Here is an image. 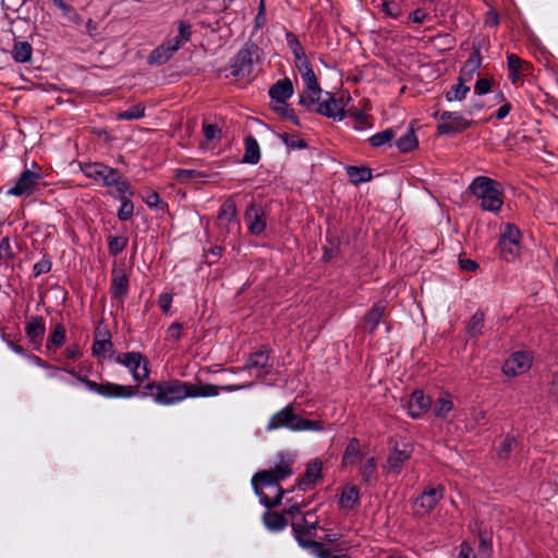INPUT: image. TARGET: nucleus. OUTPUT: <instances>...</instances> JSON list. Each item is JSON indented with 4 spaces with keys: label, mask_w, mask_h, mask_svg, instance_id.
Returning a JSON list of instances; mask_svg holds the SVG:
<instances>
[{
    "label": "nucleus",
    "mask_w": 558,
    "mask_h": 558,
    "mask_svg": "<svg viewBox=\"0 0 558 558\" xmlns=\"http://www.w3.org/2000/svg\"><path fill=\"white\" fill-rule=\"evenodd\" d=\"M126 195H129V193H123L122 197H117L118 199L121 201V206L118 210V218L121 221H126L131 219V217L134 214V204L132 201L126 198Z\"/></svg>",
    "instance_id": "49530a36"
},
{
    "label": "nucleus",
    "mask_w": 558,
    "mask_h": 558,
    "mask_svg": "<svg viewBox=\"0 0 558 558\" xmlns=\"http://www.w3.org/2000/svg\"><path fill=\"white\" fill-rule=\"evenodd\" d=\"M252 386V383L245 385L216 386L213 384H203L201 381L193 384L171 378L148 383L143 387L140 393L143 398L150 397L158 404L170 405L179 403L186 398L216 397L221 390L232 392L251 388Z\"/></svg>",
    "instance_id": "f257e3e1"
},
{
    "label": "nucleus",
    "mask_w": 558,
    "mask_h": 558,
    "mask_svg": "<svg viewBox=\"0 0 558 558\" xmlns=\"http://www.w3.org/2000/svg\"><path fill=\"white\" fill-rule=\"evenodd\" d=\"M92 352L93 355L97 357L104 356L107 352H113L111 335L107 328L102 331L99 328L96 329Z\"/></svg>",
    "instance_id": "a878e982"
},
{
    "label": "nucleus",
    "mask_w": 558,
    "mask_h": 558,
    "mask_svg": "<svg viewBox=\"0 0 558 558\" xmlns=\"http://www.w3.org/2000/svg\"><path fill=\"white\" fill-rule=\"evenodd\" d=\"M274 111L276 113H278L281 118H283L286 120H290L295 125H300V120H299L298 116L295 114L294 110L292 108H290V106L287 102L278 104V106H276L274 108Z\"/></svg>",
    "instance_id": "8fccbe9b"
},
{
    "label": "nucleus",
    "mask_w": 558,
    "mask_h": 558,
    "mask_svg": "<svg viewBox=\"0 0 558 558\" xmlns=\"http://www.w3.org/2000/svg\"><path fill=\"white\" fill-rule=\"evenodd\" d=\"M245 151L242 157V162L256 165L260 160V149L256 138L253 135H247L244 138Z\"/></svg>",
    "instance_id": "c85d7f7f"
},
{
    "label": "nucleus",
    "mask_w": 558,
    "mask_h": 558,
    "mask_svg": "<svg viewBox=\"0 0 558 558\" xmlns=\"http://www.w3.org/2000/svg\"><path fill=\"white\" fill-rule=\"evenodd\" d=\"M178 31L179 34L174 38H171V40H178V47L180 48L184 43L191 39V25L185 21H179Z\"/></svg>",
    "instance_id": "603ef678"
},
{
    "label": "nucleus",
    "mask_w": 558,
    "mask_h": 558,
    "mask_svg": "<svg viewBox=\"0 0 558 558\" xmlns=\"http://www.w3.org/2000/svg\"><path fill=\"white\" fill-rule=\"evenodd\" d=\"M291 530L298 545L301 548L310 550L316 558L330 557V550L326 548L325 544L314 539L316 536L315 525L303 527L299 523L292 522Z\"/></svg>",
    "instance_id": "6e6552de"
},
{
    "label": "nucleus",
    "mask_w": 558,
    "mask_h": 558,
    "mask_svg": "<svg viewBox=\"0 0 558 558\" xmlns=\"http://www.w3.org/2000/svg\"><path fill=\"white\" fill-rule=\"evenodd\" d=\"M411 458V450L404 447V449L395 448L387 458V466L389 472L396 474L400 473L404 462Z\"/></svg>",
    "instance_id": "bb28decb"
},
{
    "label": "nucleus",
    "mask_w": 558,
    "mask_h": 558,
    "mask_svg": "<svg viewBox=\"0 0 558 558\" xmlns=\"http://www.w3.org/2000/svg\"><path fill=\"white\" fill-rule=\"evenodd\" d=\"M512 109V105L509 102V101H505L502 104L501 107H499L496 112L494 113V117L497 119V120H502L505 119L509 112L511 111Z\"/></svg>",
    "instance_id": "774afa93"
},
{
    "label": "nucleus",
    "mask_w": 558,
    "mask_h": 558,
    "mask_svg": "<svg viewBox=\"0 0 558 558\" xmlns=\"http://www.w3.org/2000/svg\"><path fill=\"white\" fill-rule=\"evenodd\" d=\"M295 61V66L298 68L300 74L302 75L304 72H308L310 70H312V64L308 60V58L306 57V54H303L301 56L300 58H295L294 59Z\"/></svg>",
    "instance_id": "680f3d73"
},
{
    "label": "nucleus",
    "mask_w": 558,
    "mask_h": 558,
    "mask_svg": "<svg viewBox=\"0 0 558 558\" xmlns=\"http://www.w3.org/2000/svg\"><path fill=\"white\" fill-rule=\"evenodd\" d=\"M182 336V324L172 323L167 329V338L172 341H179Z\"/></svg>",
    "instance_id": "052dcab7"
},
{
    "label": "nucleus",
    "mask_w": 558,
    "mask_h": 558,
    "mask_svg": "<svg viewBox=\"0 0 558 558\" xmlns=\"http://www.w3.org/2000/svg\"><path fill=\"white\" fill-rule=\"evenodd\" d=\"M361 445L360 440L355 437L351 438L345 447L344 453L342 456V465H351L361 458Z\"/></svg>",
    "instance_id": "72a5a7b5"
},
{
    "label": "nucleus",
    "mask_w": 558,
    "mask_h": 558,
    "mask_svg": "<svg viewBox=\"0 0 558 558\" xmlns=\"http://www.w3.org/2000/svg\"><path fill=\"white\" fill-rule=\"evenodd\" d=\"M263 522L265 526L272 532L282 531L288 525V520L284 515L276 511H266L263 514Z\"/></svg>",
    "instance_id": "7c9ffc66"
},
{
    "label": "nucleus",
    "mask_w": 558,
    "mask_h": 558,
    "mask_svg": "<svg viewBox=\"0 0 558 558\" xmlns=\"http://www.w3.org/2000/svg\"><path fill=\"white\" fill-rule=\"evenodd\" d=\"M208 177L206 172L195 169H177L174 172V178L180 183L203 182Z\"/></svg>",
    "instance_id": "473e14b6"
},
{
    "label": "nucleus",
    "mask_w": 558,
    "mask_h": 558,
    "mask_svg": "<svg viewBox=\"0 0 558 558\" xmlns=\"http://www.w3.org/2000/svg\"><path fill=\"white\" fill-rule=\"evenodd\" d=\"M519 448V440L513 435H506L497 447V457L499 460L507 461L513 451Z\"/></svg>",
    "instance_id": "c756f323"
},
{
    "label": "nucleus",
    "mask_w": 558,
    "mask_h": 558,
    "mask_svg": "<svg viewBox=\"0 0 558 558\" xmlns=\"http://www.w3.org/2000/svg\"><path fill=\"white\" fill-rule=\"evenodd\" d=\"M277 487V494L274 498L268 497L260 488L254 490L255 494L259 497L260 504L267 509H272L281 505L282 499L286 495V490L281 486Z\"/></svg>",
    "instance_id": "ea45409f"
},
{
    "label": "nucleus",
    "mask_w": 558,
    "mask_h": 558,
    "mask_svg": "<svg viewBox=\"0 0 558 558\" xmlns=\"http://www.w3.org/2000/svg\"><path fill=\"white\" fill-rule=\"evenodd\" d=\"M507 66L509 70V80L512 84H518L522 80L524 71L531 69V63L522 60L514 53H509L507 56Z\"/></svg>",
    "instance_id": "5701e85b"
},
{
    "label": "nucleus",
    "mask_w": 558,
    "mask_h": 558,
    "mask_svg": "<svg viewBox=\"0 0 558 558\" xmlns=\"http://www.w3.org/2000/svg\"><path fill=\"white\" fill-rule=\"evenodd\" d=\"M347 174L354 184L368 182L372 179V170L367 167L350 166L347 168Z\"/></svg>",
    "instance_id": "a19ab883"
},
{
    "label": "nucleus",
    "mask_w": 558,
    "mask_h": 558,
    "mask_svg": "<svg viewBox=\"0 0 558 558\" xmlns=\"http://www.w3.org/2000/svg\"><path fill=\"white\" fill-rule=\"evenodd\" d=\"M396 136V133L392 129H386L381 132H378L372 135L368 138L369 145L374 148L381 147L386 144H389Z\"/></svg>",
    "instance_id": "37998d69"
},
{
    "label": "nucleus",
    "mask_w": 558,
    "mask_h": 558,
    "mask_svg": "<svg viewBox=\"0 0 558 558\" xmlns=\"http://www.w3.org/2000/svg\"><path fill=\"white\" fill-rule=\"evenodd\" d=\"M52 260L48 254H44L41 259L33 266L34 277H39L41 275L48 274L51 270Z\"/></svg>",
    "instance_id": "6e6d98bb"
},
{
    "label": "nucleus",
    "mask_w": 558,
    "mask_h": 558,
    "mask_svg": "<svg viewBox=\"0 0 558 558\" xmlns=\"http://www.w3.org/2000/svg\"><path fill=\"white\" fill-rule=\"evenodd\" d=\"M481 46L473 44V51L462 65L457 81H471L482 65Z\"/></svg>",
    "instance_id": "aec40b11"
},
{
    "label": "nucleus",
    "mask_w": 558,
    "mask_h": 558,
    "mask_svg": "<svg viewBox=\"0 0 558 558\" xmlns=\"http://www.w3.org/2000/svg\"><path fill=\"white\" fill-rule=\"evenodd\" d=\"M466 82L458 81L453 84L445 94L446 100L449 102L464 100L470 92V87L465 85Z\"/></svg>",
    "instance_id": "4c0bfd02"
},
{
    "label": "nucleus",
    "mask_w": 558,
    "mask_h": 558,
    "mask_svg": "<svg viewBox=\"0 0 558 558\" xmlns=\"http://www.w3.org/2000/svg\"><path fill=\"white\" fill-rule=\"evenodd\" d=\"M531 366V360L524 352H514L506 361L504 365V373L507 376H517L521 373L526 372Z\"/></svg>",
    "instance_id": "6ab92c4d"
},
{
    "label": "nucleus",
    "mask_w": 558,
    "mask_h": 558,
    "mask_svg": "<svg viewBox=\"0 0 558 558\" xmlns=\"http://www.w3.org/2000/svg\"><path fill=\"white\" fill-rule=\"evenodd\" d=\"M269 349L266 345H262L257 351L250 354L244 368L258 369L257 377L264 379L272 372V365L269 363Z\"/></svg>",
    "instance_id": "9b49d317"
},
{
    "label": "nucleus",
    "mask_w": 558,
    "mask_h": 558,
    "mask_svg": "<svg viewBox=\"0 0 558 558\" xmlns=\"http://www.w3.org/2000/svg\"><path fill=\"white\" fill-rule=\"evenodd\" d=\"M219 219H227L229 222L236 220V204L232 197L227 198L219 208Z\"/></svg>",
    "instance_id": "c03bdc74"
},
{
    "label": "nucleus",
    "mask_w": 558,
    "mask_h": 558,
    "mask_svg": "<svg viewBox=\"0 0 558 558\" xmlns=\"http://www.w3.org/2000/svg\"><path fill=\"white\" fill-rule=\"evenodd\" d=\"M376 471V462L374 458L367 459L361 466L360 475L364 483H371L374 478Z\"/></svg>",
    "instance_id": "864d4df0"
},
{
    "label": "nucleus",
    "mask_w": 558,
    "mask_h": 558,
    "mask_svg": "<svg viewBox=\"0 0 558 558\" xmlns=\"http://www.w3.org/2000/svg\"><path fill=\"white\" fill-rule=\"evenodd\" d=\"M114 361L125 366L131 372L133 379L137 383L136 386L120 385L110 381L98 384L90 380L87 376L77 373L74 368H63V371L82 383L89 391L96 392L105 398L129 399L136 396L138 393L140 384L148 379L150 374L147 357L141 352L131 351L118 354Z\"/></svg>",
    "instance_id": "f03ea898"
},
{
    "label": "nucleus",
    "mask_w": 558,
    "mask_h": 558,
    "mask_svg": "<svg viewBox=\"0 0 558 558\" xmlns=\"http://www.w3.org/2000/svg\"><path fill=\"white\" fill-rule=\"evenodd\" d=\"M41 180L40 172L25 169L16 180L15 184L8 190L9 195L29 196L34 193L37 183Z\"/></svg>",
    "instance_id": "9d476101"
},
{
    "label": "nucleus",
    "mask_w": 558,
    "mask_h": 558,
    "mask_svg": "<svg viewBox=\"0 0 558 558\" xmlns=\"http://www.w3.org/2000/svg\"><path fill=\"white\" fill-rule=\"evenodd\" d=\"M520 239V231L517 227L512 225H507L505 232L500 235L499 240L507 241H519Z\"/></svg>",
    "instance_id": "13d9d810"
},
{
    "label": "nucleus",
    "mask_w": 558,
    "mask_h": 558,
    "mask_svg": "<svg viewBox=\"0 0 558 558\" xmlns=\"http://www.w3.org/2000/svg\"><path fill=\"white\" fill-rule=\"evenodd\" d=\"M204 136L208 141L218 140L221 136V130L217 124L204 123L203 124Z\"/></svg>",
    "instance_id": "4d7b16f0"
},
{
    "label": "nucleus",
    "mask_w": 558,
    "mask_h": 558,
    "mask_svg": "<svg viewBox=\"0 0 558 558\" xmlns=\"http://www.w3.org/2000/svg\"><path fill=\"white\" fill-rule=\"evenodd\" d=\"M305 84L304 92L300 95V105L304 106L306 110H313V106L318 104L322 97L323 89L319 86L317 77L311 80H304Z\"/></svg>",
    "instance_id": "a211bd4d"
},
{
    "label": "nucleus",
    "mask_w": 558,
    "mask_h": 558,
    "mask_svg": "<svg viewBox=\"0 0 558 558\" xmlns=\"http://www.w3.org/2000/svg\"><path fill=\"white\" fill-rule=\"evenodd\" d=\"M471 193L481 201V208L485 211L498 213L504 204L501 184L488 177H476L470 184Z\"/></svg>",
    "instance_id": "20e7f679"
},
{
    "label": "nucleus",
    "mask_w": 558,
    "mask_h": 558,
    "mask_svg": "<svg viewBox=\"0 0 558 558\" xmlns=\"http://www.w3.org/2000/svg\"><path fill=\"white\" fill-rule=\"evenodd\" d=\"M178 40H167L157 48H155L148 56V63L151 65H161L168 62L171 57L178 51Z\"/></svg>",
    "instance_id": "f3484780"
},
{
    "label": "nucleus",
    "mask_w": 558,
    "mask_h": 558,
    "mask_svg": "<svg viewBox=\"0 0 558 558\" xmlns=\"http://www.w3.org/2000/svg\"><path fill=\"white\" fill-rule=\"evenodd\" d=\"M326 96L327 99L322 101L319 99L318 104L313 106V110L308 111L316 112L327 118H338L339 120H342L345 117V111L341 104L342 100L335 98L330 93H326Z\"/></svg>",
    "instance_id": "f8f14e48"
},
{
    "label": "nucleus",
    "mask_w": 558,
    "mask_h": 558,
    "mask_svg": "<svg viewBox=\"0 0 558 558\" xmlns=\"http://www.w3.org/2000/svg\"><path fill=\"white\" fill-rule=\"evenodd\" d=\"M492 89V80L489 78H478L474 86V93L476 95H485L488 94Z\"/></svg>",
    "instance_id": "bf43d9fd"
},
{
    "label": "nucleus",
    "mask_w": 558,
    "mask_h": 558,
    "mask_svg": "<svg viewBox=\"0 0 558 558\" xmlns=\"http://www.w3.org/2000/svg\"><path fill=\"white\" fill-rule=\"evenodd\" d=\"M293 459L289 454L280 453L279 463L272 469L263 470L254 474L252 477V486L254 490L260 487L280 486L279 482L292 475Z\"/></svg>",
    "instance_id": "423d86ee"
},
{
    "label": "nucleus",
    "mask_w": 558,
    "mask_h": 558,
    "mask_svg": "<svg viewBox=\"0 0 558 558\" xmlns=\"http://www.w3.org/2000/svg\"><path fill=\"white\" fill-rule=\"evenodd\" d=\"M442 497V487H428L416 498L415 504L424 510V513H429Z\"/></svg>",
    "instance_id": "4be33fe9"
},
{
    "label": "nucleus",
    "mask_w": 558,
    "mask_h": 558,
    "mask_svg": "<svg viewBox=\"0 0 558 558\" xmlns=\"http://www.w3.org/2000/svg\"><path fill=\"white\" fill-rule=\"evenodd\" d=\"M497 247L499 250V255L507 262L513 260L520 252V241H505L499 240Z\"/></svg>",
    "instance_id": "e433bc0d"
},
{
    "label": "nucleus",
    "mask_w": 558,
    "mask_h": 558,
    "mask_svg": "<svg viewBox=\"0 0 558 558\" xmlns=\"http://www.w3.org/2000/svg\"><path fill=\"white\" fill-rule=\"evenodd\" d=\"M15 248L17 247V244L15 243V246H13L11 240L9 236H4L0 240V264L9 267L12 264V260L15 257Z\"/></svg>",
    "instance_id": "f704fd0d"
},
{
    "label": "nucleus",
    "mask_w": 558,
    "mask_h": 558,
    "mask_svg": "<svg viewBox=\"0 0 558 558\" xmlns=\"http://www.w3.org/2000/svg\"><path fill=\"white\" fill-rule=\"evenodd\" d=\"M268 94L271 100L284 104L293 95V84L288 77L279 80L269 88Z\"/></svg>",
    "instance_id": "b1692460"
},
{
    "label": "nucleus",
    "mask_w": 558,
    "mask_h": 558,
    "mask_svg": "<svg viewBox=\"0 0 558 558\" xmlns=\"http://www.w3.org/2000/svg\"><path fill=\"white\" fill-rule=\"evenodd\" d=\"M282 142L286 144L288 149H304L307 147V144L304 140L299 138L296 135H290L288 133H282L279 135Z\"/></svg>",
    "instance_id": "5fc2aeb1"
},
{
    "label": "nucleus",
    "mask_w": 558,
    "mask_h": 558,
    "mask_svg": "<svg viewBox=\"0 0 558 558\" xmlns=\"http://www.w3.org/2000/svg\"><path fill=\"white\" fill-rule=\"evenodd\" d=\"M46 332L45 320L41 316H31L26 326L25 335L33 344L39 345Z\"/></svg>",
    "instance_id": "393cba45"
},
{
    "label": "nucleus",
    "mask_w": 558,
    "mask_h": 558,
    "mask_svg": "<svg viewBox=\"0 0 558 558\" xmlns=\"http://www.w3.org/2000/svg\"><path fill=\"white\" fill-rule=\"evenodd\" d=\"M433 118L438 120V135H454L462 133L473 125V120L468 119L459 111L438 110L433 113Z\"/></svg>",
    "instance_id": "0eeeda50"
},
{
    "label": "nucleus",
    "mask_w": 558,
    "mask_h": 558,
    "mask_svg": "<svg viewBox=\"0 0 558 558\" xmlns=\"http://www.w3.org/2000/svg\"><path fill=\"white\" fill-rule=\"evenodd\" d=\"M145 116V106L143 104H136L131 106L129 109L118 113L119 120H137Z\"/></svg>",
    "instance_id": "de8ad7c7"
},
{
    "label": "nucleus",
    "mask_w": 558,
    "mask_h": 558,
    "mask_svg": "<svg viewBox=\"0 0 558 558\" xmlns=\"http://www.w3.org/2000/svg\"><path fill=\"white\" fill-rule=\"evenodd\" d=\"M477 534L480 539V550L484 549L486 553H489L492 550V542L488 538L486 531L478 527Z\"/></svg>",
    "instance_id": "e2e57ef3"
},
{
    "label": "nucleus",
    "mask_w": 558,
    "mask_h": 558,
    "mask_svg": "<svg viewBox=\"0 0 558 558\" xmlns=\"http://www.w3.org/2000/svg\"><path fill=\"white\" fill-rule=\"evenodd\" d=\"M396 145L401 153H409L417 147L418 141L413 128H410L405 134L396 141Z\"/></svg>",
    "instance_id": "58836bf2"
},
{
    "label": "nucleus",
    "mask_w": 558,
    "mask_h": 558,
    "mask_svg": "<svg viewBox=\"0 0 558 558\" xmlns=\"http://www.w3.org/2000/svg\"><path fill=\"white\" fill-rule=\"evenodd\" d=\"M453 408L449 393H442L434 404V414L437 417H445Z\"/></svg>",
    "instance_id": "79ce46f5"
},
{
    "label": "nucleus",
    "mask_w": 558,
    "mask_h": 558,
    "mask_svg": "<svg viewBox=\"0 0 558 558\" xmlns=\"http://www.w3.org/2000/svg\"><path fill=\"white\" fill-rule=\"evenodd\" d=\"M258 50L256 44H246L240 49L231 64L232 75L240 80L250 81L254 73V63L258 59Z\"/></svg>",
    "instance_id": "1a4fd4ad"
},
{
    "label": "nucleus",
    "mask_w": 558,
    "mask_h": 558,
    "mask_svg": "<svg viewBox=\"0 0 558 558\" xmlns=\"http://www.w3.org/2000/svg\"><path fill=\"white\" fill-rule=\"evenodd\" d=\"M3 38L8 44L13 41V47L10 53L13 60L17 63H25L31 61L33 54V47L28 41L17 40L12 29L3 31Z\"/></svg>",
    "instance_id": "4468645a"
},
{
    "label": "nucleus",
    "mask_w": 558,
    "mask_h": 558,
    "mask_svg": "<svg viewBox=\"0 0 558 558\" xmlns=\"http://www.w3.org/2000/svg\"><path fill=\"white\" fill-rule=\"evenodd\" d=\"M129 292V276L124 268L114 267L111 270L110 293L112 299L124 302Z\"/></svg>",
    "instance_id": "dca6fc26"
},
{
    "label": "nucleus",
    "mask_w": 558,
    "mask_h": 558,
    "mask_svg": "<svg viewBox=\"0 0 558 558\" xmlns=\"http://www.w3.org/2000/svg\"><path fill=\"white\" fill-rule=\"evenodd\" d=\"M286 40H287V45L290 48L294 59L298 57L300 58L301 56L305 54L304 48L301 45L298 36L294 33L287 32Z\"/></svg>",
    "instance_id": "09e8293b"
},
{
    "label": "nucleus",
    "mask_w": 558,
    "mask_h": 558,
    "mask_svg": "<svg viewBox=\"0 0 558 558\" xmlns=\"http://www.w3.org/2000/svg\"><path fill=\"white\" fill-rule=\"evenodd\" d=\"M307 505L308 502L305 501L293 502L288 508L284 509V513L294 517L299 514L303 508L307 507Z\"/></svg>",
    "instance_id": "0e129e2a"
},
{
    "label": "nucleus",
    "mask_w": 558,
    "mask_h": 558,
    "mask_svg": "<svg viewBox=\"0 0 558 558\" xmlns=\"http://www.w3.org/2000/svg\"><path fill=\"white\" fill-rule=\"evenodd\" d=\"M485 322V314L483 311L477 310L466 324V333L472 339H478L483 335Z\"/></svg>",
    "instance_id": "2f4dec72"
},
{
    "label": "nucleus",
    "mask_w": 558,
    "mask_h": 558,
    "mask_svg": "<svg viewBox=\"0 0 558 558\" xmlns=\"http://www.w3.org/2000/svg\"><path fill=\"white\" fill-rule=\"evenodd\" d=\"M459 266L465 271H475L478 268V263L470 258H459Z\"/></svg>",
    "instance_id": "69168bd1"
},
{
    "label": "nucleus",
    "mask_w": 558,
    "mask_h": 558,
    "mask_svg": "<svg viewBox=\"0 0 558 558\" xmlns=\"http://www.w3.org/2000/svg\"><path fill=\"white\" fill-rule=\"evenodd\" d=\"M386 305L381 302L375 303L364 317V328L373 333L385 314Z\"/></svg>",
    "instance_id": "cd10ccee"
},
{
    "label": "nucleus",
    "mask_w": 558,
    "mask_h": 558,
    "mask_svg": "<svg viewBox=\"0 0 558 558\" xmlns=\"http://www.w3.org/2000/svg\"><path fill=\"white\" fill-rule=\"evenodd\" d=\"M64 341L65 328L62 324H57L48 338L47 349L49 350L51 347L61 348Z\"/></svg>",
    "instance_id": "a18cd8bd"
},
{
    "label": "nucleus",
    "mask_w": 558,
    "mask_h": 558,
    "mask_svg": "<svg viewBox=\"0 0 558 558\" xmlns=\"http://www.w3.org/2000/svg\"><path fill=\"white\" fill-rule=\"evenodd\" d=\"M339 504L342 508L353 509L360 504L359 488L354 485L347 486L340 496Z\"/></svg>",
    "instance_id": "c9c22d12"
},
{
    "label": "nucleus",
    "mask_w": 558,
    "mask_h": 558,
    "mask_svg": "<svg viewBox=\"0 0 558 558\" xmlns=\"http://www.w3.org/2000/svg\"><path fill=\"white\" fill-rule=\"evenodd\" d=\"M458 558H476L473 548L466 542L460 545Z\"/></svg>",
    "instance_id": "338daca9"
},
{
    "label": "nucleus",
    "mask_w": 558,
    "mask_h": 558,
    "mask_svg": "<svg viewBox=\"0 0 558 558\" xmlns=\"http://www.w3.org/2000/svg\"><path fill=\"white\" fill-rule=\"evenodd\" d=\"M128 245L125 236H110L108 241V250L112 256L119 255Z\"/></svg>",
    "instance_id": "3c124183"
},
{
    "label": "nucleus",
    "mask_w": 558,
    "mask_h": 558,
    "mask_svg": "<svg viewBox=\"0 0 558 558\" xmlns=\"http://www.w3.org/2000/svg\"><path fill=\"white\" fill-rule=\"evenodd\" d=\"M287 428L291 432H324L325 422L322 420H308L301 416L293 404H288L277 411L268 421L266 430Z\"/></svg>",
    "instance_id": "7ed1b4c3"
},
{
    "label": "nucleus",
    "mask_w": 558,
    "mask_h": 558,
    "mask_svg": "<svg viewBox=\"0 0 558 558\" xmlns=\"http://www.w3.org/2000/svg\"><path fill=\"white\" fill-rule=\"evenodd\" d=\"M250 233L262 234L266 229V214L262 205L252 202L244 214Z\"/></svg>",
    "instance_id": "ddd939ff"
},
{
    "label": "nucleus",
    "mask_w": 558,
    "mask_h": 558,
    "mask_svg": "<svg viewBox=\"0 0 558 558\" xmlns=\"http://www.w3.org/2000/svg\"><path fill=\"white\" fill-rule=\"evenodd\" d=\"M432 407V398L424 395L422 390L412 392L408 404V413L413 418H418Z\"/></svg>",
    "instance_id": "412c9836"
},
{
    "label": "nucleus",
    "mask_w": 558,
    "mask_h": 558,
    "mask_svg": "<svg viewBox=\"0 0 558 558\" xmlns=\"http://www.w3.org/2000/svg\"><path fill=\"white\" fill-rule=\"evenodd\" d=\"M323 463L314 459L306 464L304 474L298 478L295 487L302 492L311 490L322 480Z\"/></svg>",
    "instance_id": "2eb2a0df"
},
{
    "label": "nucleus",
    "mask_w": 558,
    "mask_h": 558,
    "mask_svg": "<svg viewBox=\"0 0 558 558\" xmlns=\"http://www.w3.org/2000/svg\"><path fill=\"white\" fill-rule=\"evenodd\" d=\"M82 171L87 178L101 182L104 186H114L116 197H122L123 193H129V196L134 195L130 183L117 169L100 162H89L82 166Z\"/></svg>",
    "instance_id": "39448f33"
}]
</instances>
